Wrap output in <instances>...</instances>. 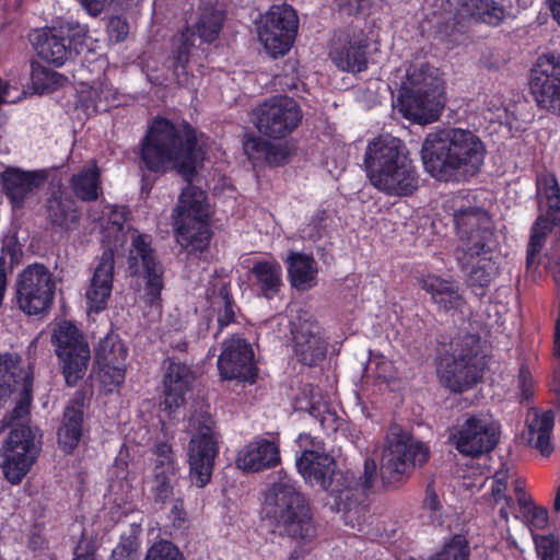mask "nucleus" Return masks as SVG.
<instances>
[{"instance_id": "3", "label": "nucleus", "mask_w": 560, "mask_h": 560, "mask_svg": "<svg viewBox=\"0 0 560 560\" xmlns=\"http://www.w3.org/2000/svg\"><path fill=\"white\" fill-rule=\"evenodd\" d=\"M487 145L467 128L447 127L427 135L421 156L431 177L444 183L468 182L480 174Z\"/></svg>"}, {"instance_id": "54", "label": "nucleus", "mask_w": 560, "mask_h": 560, "mask_svg": "<svg viewBox=\"0 0 560 560\" xmlns=\"http://www.w3.org/2000/svg\"><path fill=\"white\" fill-rule=\"evenodd\" d=\"M518 400L520 402H529L534 398L535 383L529 370L522 366L518 372Z\"/></svg>"}, {"instance_id": "9", "label": "nucleus", "mask_w": 560, "mask_h": 560, "mask_svg": "<svg viewBox=\"0 0 560 560\" xmlns=\"http://www.w3.org/2000/svg\"><path fill=\"white\" fill-rule=\"evenodd\" d=\"M430 458V448L408 434H398L388 441L380 467L384 489L395 490L401 487L412 475L416 467L423 466Z\"/></svg>"}, {"instance_id": "59", "label": "nucleus", "mask_w": 560, "mask_h": 560, "mask_svg": "<svg viewBox=\"0 0 560 560\" xmlns=\"http://www.w3.org/2000/svg\"><path fill=\"white\" fill-rule=\"evenodd\" d=\"M96 548L93 544L89 542L84 547L77 546L73 551L72 560H96Z\"/></svg>"}, {"instance_id": "50", "label": "nucleus", "mask_w": 560, "mask_h": 560, "mask_svg": "<svg viewBox=\"0 0 560 560\" xmlns=\"http://www.w3.org/2000/svg\"><path fill=\"white\" fill-rule=\"evenodd\" d=\"M167 518L171 522L172 527L175 529L188 528V513L185 509V502L183 498L178 497L173 501L167 514Z\"/></svg>"}, {"instance_id": "43", "label": "nucleus", "mask_w": 560, "mask_h": 560, "mask_svg": "<svg viewBox=\"0 0 560 560\" xmlns=\"http://www.w3.org/2000/svg\"><path fill=\"white\" fill-rule=\"evenodd\" d=\"M105 69L106 61L102 57L84 58L71 73L73 80L80 85L102 84L105 78Z\"/></svg>"}, {"instance_id": "5", "label": "nucleus", "mask_w": 560, "mask_h": 560, "mask_svg": "<svg viewBox=\"0 0 560 560\" xmlns=\"http://www.w3.org/2000/svg\"><path fill=\"white\" fill-rule=\"evenodd\" d=\"M265 511L267 517L292 539L307 540L315 535L308 500L282 470L278 481L265 493Z\"/></svg>"}, {"instance_id": "4", "label": "nucleus", "mask_w": 560, "mask_h": 560, "mask_svg": "<svg viewBox=\"0 0 560 560\" xmlns=\"http://www.w3.org/2000/svg\"><path fill=\"white\" fill-rule=\"evenodd\" d=\"M363 168L371 184L388 196H411L418 189L416 167L399 138L381 135L370 141Z\"/></svg>"}, {"instance_id": "52", "label": "nucleus", "mask_w": 560, "mask_h": 560, "mask_svg": "<svg viewBox=\"0 0 560 560\" xmlns=\"http://www.w3.org/2000/svg\"><path fill=\"white\" fill-rule=\"evenodd\" d=\"M536 549L540 560H560L559 542L553 536H542L536 540Z\"/></svg>"}, {"instance_id": "46", "label": "nucleus", "mask_w": 560, "mask_h": 560, "mask_svg": "<svg viewBox=\"0 0 560 560\" xmlns=\"http://www.w3.org/2000/svg\"><path fill=\"white\" fill-rule=\"evenodd\" d=\"M32 400L33 397L31 390L24 388L15 402L14 408L3 417V427L12 429L18 424H27L26 422L28 421L31 413Z\"/></svg>"}, {"instance_id": "45", "label": "nucleus", "mask_w": 560, "mask_h": 560, "mask_svg": "<svg viewBox=\"0 0 560 560\" xmlns=\"http://www.w3.org/2000/svg\"><path fill=\"white\" fill-rule=\"evenodd\" d=\"M308 413L319 422L322 430L327 435L336 433L343 424V419L331 410L326 402L312 404Z\"/></svg>"}, {"instance_id": "40", "label": "nucleus", "mask_w": 560, "mask_h": 560, "mask_svg": "<svg viewBox=\"0 0 560 560\" xmlns=\"http://www.w3.org/2000/svg\"><path fill=\"white\" fill-rule=\"evenodd\" d=\"M226 14L225 11L212 3L200 7L197 22L190 26L202 43H213L220 35Z\"/></svg>"}, {"instance_id": "38", "label": "nucleus", "mask_w": 560, "mask_h": 560, "mask_svg": "<svg viewBox=\"0 0 560 560\" xmlns=\"http://www.w3.org/2000/svg\"><path fill=\"white\" fill-rule=\"evenodd\" d=\"M555 427V413L552 410L536 411L534 418L527 424V444L545 456L549 457L553 452L551 433Z\"/></svg>"}, {"instance_id": "26", "label": "nucleus", "mask_w": 560, "mask_h": 560, "mask_svg": "<svg viewBox=\"0 0 560 560\" xmlns=\"http://www.w3.org/2000/svg\"><path fill=\"white\" fill-rule=\"evenodd\" d=\"M48 176L46 168L25 171L8 167L1 174L2 190L13 209H22L26 200L44 186Z\"/></svg>"}, {"instance_id": "55", "label": "nucleus", "mask_w": 560, "mask_h": 560, "mask_svg": "<svg viewBox=\"0 0 560 560\" xmlns=\"http://www.w3.org/2000/svg\"><path fill=\"white\" fill-rule=\"evenodd\" d=\"M221 295L223 305L218 311L219 332L235 322V303L232 296L228 292H221Z\"/></svg>"}, {"instance_id": "14", "label": "nucleus", "mask_w": 560, "mask_h": 560, "mask_svg": "<svg viewBox=\"0 0 560 560\" xmlns=\"http://www.w3.org/2000/svg\"><path fill=\"white\" fill-rule=\"evenodd\" d=\"M42 451L37 429L28 424L12 428L3 445V474L9 482L19 485L31 470Z\"/></svg>"}, {"instance_id": "57", "label": "nucleus", "mask_w": 560, "mask_h": 560, "mask_svg": "<svg viewBox=\"0 0 560 560\" xmlns=\"http://www.w3.org/2000/svg\"><path fill=\"white\" fill-rule=\"evenodd\" d=\"M339 10L349 15L361 12L368 4L369 0H334Z\"/></svg>"}, {"instance_id": "33", "label": "nucleus", "mask_w": 560, "mask_h": 560, "mask_svg": "<svg viewBox=\"0 0 560 560\" xmlns=\"http://www.w3.org/2000/svg\"><path fill=\"white\" fill-rule=\"evenodd\" d=\"M248 278L257 295L267 300H273L283 287L282 267L275 258L254 261Z\"/></svg>"}, {"instance_id": "58", "label": "nucleus", "mask_w": 560, "mask_h": 560, "mask_svg": "<svg viewBox=\"0 0 560 560\" xmlns=\"http://www.w3.org/2000/svg\"><path fill=\"white\" fill-rule=\"evenodd\" d=\"M423 506L429 509L430 511H439L441 509L439 495L434 489V486L431 483L427 486Z\"/></svg>"}, {"instance_id": "53", "label": "nucleus", "mask_w": 560, "mask_h": 560, "mask_svg": "<svg viewBox=\"0 0 560 560\" xmlns=\"http://www.w3.org/2000/svg\"><path fill=\"white\" fill-rule=\"evenodd\" d=\"M108 37L114 43L124 42L129 34V24L126 18L115 15L107 22Z\"/></svg>"}, {"instance_id": "22", "label": "nucleus", "mask_w": 560, "mask_h": 560, "mask_svg": "<svg viewBox=\"0 0 560 560\" xmlns=\"http://www.w3.org/2000/svg\"><path fill=\"white\" fill-rule=\"evenodd\" d=\"M418 283L430 295L439 313L452 316H465L470 313L464 290L454 279L429 273L418 279Z\"/></svg>"}, {"instance_id": "25", "label": "nucleus", "mask_w": 560, "mask_h": 560, "mask_svg": "<svg viewBox=\"0 0 560 560\" xmlns=\"http://www.w3.org/2000/svg\"><path fill=\"white\" fill-rule=\"evenodd\" d=\"M194 382L195 374L188 364L174 358H168L164 361L162 405L168 415L185 405L186 395L191 390Z\"/></svg>"}, {"instance_id": "17", "label": "nucleus", "mask_w": 560, "mask_h": 560, "mask_svg": "<svg viewBox=\"0 0 560 560\" xmlns=\"http://www.w3.org/2000/svg\"><path fill=\"white\" fill-rule=\"evenodd\" d=\"M529 92L539 108L560 115V55L537 58L530 69Z\"/></svg>"}, {"instance_id": "11", "label": "nucleus", "mask_w": 560, "mask_h": 560, "mask_svg": "<svg viewBox=\"0 0 560 560\" xmlns=\"http://www.w3.org/2000/svg\"><path fill=\"white\" fill-rule=\"evenodd\" d=\"M539 198V215L530 229L526 249V267L529 269L539 264L538 256L546 244L549 233L560 226V186L556 176H544L537 179Z\"/></svg>"}, {"instance_id": "18", "label": "nucleus", "mask_w": 560, "mask_h": 560, "mask_svg": "<svg viewBox=\"0 0 560 560\" xmlns=\"http://www.w3.org/2000/svg\"><path fill=\"white\" fill-rule=\"evenodd\" d=\"M218 358V371L226 381L254 384L258 377L255 353L252 345L241 336H233L222 342Z\"/></svg>"}, {"instance_id": "8", "label": "nucleus", "mask_w": 560, "mask_h": 560, "mask_svg": "<svg viewBox=\"0 0 560 560\" xmlns=\"http://www.w3.org/2000/svg\"><path fill=\"white\" fill-rule=\"evenodd\" d=\"M377 477V465L373 458L364 460L363 472L335 469L324 486L332 511L345 514L359 513L366 505Z\"/></svg>"}, {"instance_id": "37", "label": "nucleus", "mask_w": 560, "mask_h": 560, "mask_svg": "<svg viewBox=\"0 0 560 560\" xmlns=\"http://www.w3.org/2000/svg\"><path fill=\"white\" fill-rule=\"evenodd\" d=\"M69 188L78 201L94 202L103 195L101 170L95 161L84 165L69 178Z\"/></svg>"}, {"instance_id": "19", "label": "nucleus", "mask_w": 560, "mask_h": 560, "mask_svg": "<svg viewBox=\"0 0 560 560\" xmlns=\"http://www.w3.org/2000/svg\"><path fill=\"white\" fill-rule=\"evenodd\" d=\"M128 349L116 334H107L94 349L100 382L107 393L119 388L126 378Z\"/></svg>"}, {"instance_id": "41", "label": "nucleus", "mask_w": 560, "mask_h": 560, "mask_svg": "<svg viewBox=\"0 0 560 560\" xmlns=\"http://www.w3.org/2000/svg\"><path fill=\"white\" fill-rule=\"evenodd\" d=\"M515 493L522 520L532 528L545 529L549 521L548 510L535 504L520 485L515 486Z\"/></svg>"}, {"instance_id": "36", "label": "nucleus", "mask_w": 560, "mask_h": 560, "mask_svg": "<svg viewBox=\"0 0 560 560\" xmlns=\"http://www.w3.org/2000/svg\"><path fill=\"white\" fill-rule=\"evenodd\" d=\"M266 137L255 133H246L243 139V149L248 160L260 161L269 166L284 164L289 158L285 145L275 144Z\"/></svg>"}, {"instance_id": "30", "label": "nucleus", "mask_w": 560, "mask_h": 560, "mask_svg": "<svg viewBox=\"0 0 560 560\" xmlns=\"http://www.w3.org/2000/svg\"><path fill=\"white\" fill-rule=\"evenodd\" d=\"M236 467L244 472H262L281 464L280 445L273 440L256 436L236 454Z\"/></svg>"}, {"instance_id": "62", "label": "nucleus", "mask_w": 560, "mask_h": 560, "mask_svg": "<svg viewBox=\"0 0 560 560\" xmlns=\"http://www.w3.org/2000/svg\"><path fill=\"white\" fill-rule=\"evenodd\" d=\"M7 291V272L4 257H0V308L3 305V300Z\"/></svg>"}, {"instance_id": "21", "label": "nucleus", "mask_w": 560, "mask_h": 560, "mask_svg": "<svg viewBox=\"0 0 560 560\" xmlns=\"http://www.w3.org/2000/svg\"><path fill=\"white\" fill-rule=\"evenodd\" d=\"M219 455V442L211 429L195 434L188 444V465L191 485L207 487L212 479L215 458Z\"/></svg>"}, {"instance_id": "34", "label": "nucleus", "mask_w": 560, "mask_h": 560, "mask_svg": "<svg viewBox=\"0 0 560 560\" xmlns=\"http://www.w3.org/2000/svg\"><path fill=\"white\" fill-rule=\"evenodd\" d=\"M290 285L298 291H308L317 285L318 264L313 254L290 250L283 259Z\"/></svg>"}, {"instance_id": "27", "label": "nucleus", "mask_w": 560, "mask_h": 560, "mask_svg": "<svg viewBox=\"0 0 560 560\" xmlns=\"http://www.w3.org/2000/svg\"><path fill=\"white\" fill-rule=\"evenodd\" d=\"M370 38L362 30H352L339 38L330 50L336 67L346 72L359 73L368 69Z\"/></svg>"}, {"instance_id": "44", "label": "nucleus", "mask_w": 560, "mask_h": 560, "mask_svg": "<svg viewBox=\"0 0 560 560\" xmlns=\"http://www.w3.org/2000/svg\"><path fill=\"white\" fill-rule=\"evenodd\" d=\"M429 560H470V546L466 536L454 534L443 541L440 550Z\"/></svg>"}, {"instance_id": "20", "label": "nucleus", "mask_w": 560, "mask_h": 560, "mask_svg": "<svg viewBox=\"0 0 560 560\" xmlns=\"http://www.w3.org/2000/svg\"><path fill=\"white\" fill-rule=\"evenodd\" d=\"M152 238L148 234H137L131 241L129 265L137 264L138 258L143 266L144 294L143 300L150 307H162V290L164 289V268L154 255Z\"/></svg>"}, {"instance_id": "42", "label": "nucleus", "mask_w": 560, "mask_h": 560, "mask_svg": "<svg viewBox=\"0 0 560 560\" xmlns=\"http://www.w3.org/2000/svg\"><path fill=\"white\" fill-rule=\"evenodd\" d=\"M178 472V466L153 468V486L151 491L155 503L164 505L168 502L174 493Z\"/></svg>"}, {"instance_id": "31", "label": "nucleus", "mask_w": 560, "mask_h": 560, "mask_svg": "<svg viewBox=\"0 0 560 560\" xmlns=\"http://www.w3.org/2000/svg\"><path fill=\"white\" fill-rule=\"evenodd\" d=\"M454 21L497 27L505 20V8L495 0H447Z\"/></svg>"}, {"instance_id": "1", "label": "nucleus", "mask_w": 560, "mask_h": 560, "mask_svg": "<svg viewBox=\"0 0 560 560\" xmlns=\"http://www.w3.org/2000/svg\"><path fill=\"white\" fill-rule=\"evenodd\" d=\"M197 144L196 129L189 122L177 126L156 116L140 141L139 152L149 172L164 174L172 167L189 182L179 195L172 220L178 244L190 253L207 250L213 235L207 192L190 184L197 172Z\"/></svg>"}, {"instance_id": "6", "label": "nucleus", "mask_w": 560, "mask_h": 560, "mask_svg": "<svg viewBox=\"0 0 560 560\" xmlns=\"http://www.w3.org/2000/svg\"><path fill=\"white\" fill-rule=\"evenodd\" d=\"M399 112L409 120L430 124L439 119L444 106L443 86L428 65L407 70L398 96Z\"/></svg>"}, {"instance_id": "2", "label": "nucleus", "mask_w": 560, "mask_h": 560, "mask_svg": "<svg viewBox=\"0 0 560 560\" xmlns=\"http://www.w3.org/2000/svg\"><path fill=\"white\" fill-rule=\"evenodd\" d=\"M444 209L452 215L460 242L456 249L459 269L471 292L482 299L498 271L492 258L498 245L492 219L488 211L460 195L448 199Z\"/></svg>"}, {"instance_id": "48", "label": "nucleus", "mask_w": 560, "mask_h": 560, "mask_svg": "<svg viewBox=\"0 0 560 560\" xmlns=\"http://www.w3.org/2000/svg\"><path fill=\"white\" fill-rule=\"evenodd\" d=\"M144 560H185V557L175 544L162 539L148 549Z\"/></svg>"}, {"instance_id": "12", "label": "nucleus", "mask_w": 560, "mask_h": 560, "mask_svg": "<svg viewBox=\"0 0 560 560\" xmlns=\"http://www.w3.org/2000/svg\"><path fill=\"white\" fill-rule=\"evenodd\" d=\"M303 112L299 103L287 95L265 100L253 109V122L260 135L272 140L289 137L300 126Z\"/></svg>"}, {"instance_id": "29", "label": "nucleus", "mask_w": 560, "mask_h": 560, "mask_svg": "<svg viewBox=\"0 0 560 560\" xmlns=\"http://www.w3.org/2000/svg\"><path fill=\"white\" fill-rule=\"evenodd\" d=\"M47 223L56 231L70 232L79 228L82 210L62 185L52 189L44 203Z\"/></svg>"}, {"instance_id": "7", "label": "nucleus", "mask_w": 560, "mask_h": 560, "mask_svg": "<svg viewBox=\"0 0 560 560\" xmlns=\"http://www.w3.org/2000/svg\"><path fill=\"white\" fill-rule=\"evenodd\" d=\"M486 357L479 334H465L452 354L443 358L438 369L440 381L452 393L462 394L472 388L483 376Z\"/></svg>"}, {"instance_id": "61", "label": "nucleus", "mask_w": 560, "mask_h": 560, "mask_svg": "<svg viewBox=\"0 0 560 560\" xmlns=\"http://www.w3.org/2000/svg\"><path fill=\"white\" fill-rule=\"evenodd\" d=\"M506 480L504 478H499L498 475H495L491 487V493L494 500L498 501L504 497L503 494L506 490Z\"/></svg>"}, {"instance_id": "32", "label": "nucleus", "mask_w": 560, "mask_h": 560, "mask_svg": "<svg viewBox=\"0 0 560 560\" xmlns=\"http://www.w3.org/2000/svg\"><path fill=\"white\" fill-rule=\"evenodd\" d=\"M85 407L86 394L77 390L63 410L57 436L58 444L66 454H72L82 439Z\"/></svg>"}, {"instance_id": "39", "label": "nucleus", "mask_w": 560, "mask_h": 560, "mask_svg": "<svg viewBox=\"0 0 560 560\" xmlns=\"http://www.w3.org/2000/svg\"><path fill=\"white\" fill-rule=\"evenodd\" d=\"M194 47L195 32L189 25L185 26L184 30L175 34L171 39V51L166 62L178 81H180V77H187L188 74L187 68Z\"/></svg>"}, {"instance_id": "60", "label": "nucleus", "mask_w": 560, "mask_h": 560, "mask_svg": "<svg viewBox=\"0 0 560 560\" xmlns=\"http://www.w3.org/2000/svg\"><path fill=\"white\" fill-rule=\"evenodd\" d=\"M3 254L10 257L11 264H18L22 257V249L16 240H9L3 247Z\"/></svg>"}, {"instance_id": "56", "label": "nucleus", "mask_w": 560, "mask_h": 560, "mask_svg": "<svg viewBox=\"0 0 560 560\" xmlns=\"http://www.w3.org/2000/svg\"><path fill=\"white\" fill-rule=\"evenodd\" d=\"M59 74L57 72L46 69L44 67H33V83L36 86V89H40L42 91L50 89L51 85L56 83V77Z\"/></svg>"}, {"instance_id": "49", "label": "nucleus", "mask_w": 560, "mask_h": 560, "mask_svg": "<svg viewBox=\"0 0 560 560\" xmlns=\"http://www.w3.org/2000/svg\"><path fill=\"white\" fill-rule=\"evenodd\" d=\"M138 547L137 537L121 536L118 545L113 549L109 560H136Z\"/></svg>"}, {"instance_id": "10", "label": "nucleus", "mask_w": 560, "mask_h": 560, "mask_svg": "<svg viewBox=\"0 0 560 560\" xmlns=\"http://www.w3.org/2000/svg\"><path fill=\"white\" fill-rule=\"evenodd\" d=\"M51 345L66 385L74 387L84 377L91 360L84 334L72 322L63 320L54 328Z\"/></svg>"}, {"instance_id": "35", "label": "nucleus", "mask_w": 560, "mask_h": 560, "mask_svg": "<svg viewBox=\"0 0 560 560\" xmlns=\"http://www.w3.org/2000/svg\"><path fill=\"white\" fill-rule=\"evenodd\" d=\"M296 468L306 483L324 488L330 471L336 469V462L327 454L314 450H304L296 457Z\"/></svg>"}, {"instance_id": "63", "label": "nucleus", "mask_w": 560, "mask_h": 560, "mask_svg": "<svg viewBox=\"0 0 560 560\" xmlns=\"http://www.w3.org/2000/svg\"><path fill=\"white\" fill-rule=\"evenodd\" d=\"M81 4L93 15L102 12L105 0H79Z\"/></svg>"}, {"instance_id": "64", "label": "nucleus", "mask_w": 560, "mask_h": 560, "mask_svg": "<svg viewBox=\"0 0 560 560\" xmlns=\"http://www.w3.org/2000/svg\"><path fill=\"white\" fill-rule=\"evenodd\" d=\"M552 354L555 358H560V318H556L555 322Z\"/></svg>"}, {"instance_id": "16", "label": "nucleus", "mask_w": 560, "mask_h": 560, "mask_svg": "<svg viewBox=\"0 0 560 560\" xmlns=\"http://www.w3.org/2000/svg\"><path fill=\"white\" fill-rule=\"evenodd\" d=\"M298 30L299 16L292 5H271L261 25L258 26V38L266 51L272 58H278L289 52L295 42Z\"/></svg>"}, {"instance_id": "28", "label": "nucleus", "mask_w": 560, "mask_h": 560, "mask_svg": "<svg viewBox=\"0 0 560 560\" xmlns=\"http://www.w3.org/2000/svg\"><path fill=\"white\" fill-rule=\"evenodd\" d=\"M115 271V258L112 249H105L94 268L85 290L89 313L100 314L105 311L112 296Z\"/></svg>"}, {"instance_id": "47", "label": "nucleus", "mask_w": 560, "mask_h": 560, "mask_svg": "<svg viewBox=\"0 0 560 560\" xmlns=\"http://www.w3.org/2000/svg\"><path fill=\"white\" fill-rule=\"evenodd\" d=\"M101 84L82 85L78 94L77 106L81 108L88 116L95 115L101 110Z\"/></svg>"}, {"instance_id": "23", "label": "nucleus", "mask_w": 560, "mask_h": 560, "mask_svg": "<svg viewBox=\"0 0 560 560\" xmlns=\"http://www.w3.org/2000/svg\"><path fill=\"white\" fill-rule=\"evenodd\" d=\"M293 350L298 361L313 366L326 357L327 345L320 336L318 323L306 312L291 323Z\"/></svg>"}, {"instance_id": "13", "label": "nucleus", "mask_w": 560, "mask_h": 560, "mask_svg": "<svg viewBox=\"0 0 560 560\" xmlns=\"http://www.w3.org/2000/svg\"><path fill=\"white\" fill-rule=\"evenodd\" d=\"M85 38V27L68 22L59 27L43 28L31 40L42 60L59 68L79 54Z\"/></svg>"}, {"instance_id": "24", "label": "nucleus", "mask_w": 560, "mask_h": 560, "mask_svg": "<svg viewBox=\"0 0 560 560\" xmlns=\"http://www.w3.org/2000/svg\"><path fill=\"white\" fill-rule=\"evenodd\" d=\"M450 441L460 454L477 457L491 452L499 442V435L490 424L470 416L451 434Z\"/></svg>"}, {"instance_id": "15", "label": "nucleus", "mask_w": 560, "mask_h": 560, "mask_svg": "<svg viewBox=\"0 0 560 560\" xmlns=\"http://www.w3.org/2000/svg\"><path fill=\"white\" fill-rule=\"evenodd\" d=\"M16 302L26 315H43L50 310L55 296L52 275L42 264L25 268L18 277Z\"/></svg>"}, {"instance_id": "51", "label": "nucleus", "mask_w": 560, "mask_h": 560, "mask_svg": "<svg viewBox=\"0 0 560 560\" xmlns=\"http://www.w3.org/2000/svg\"><path fill=\"white\" fill-rule=\"evenodd\" d=\"M153 454L155 456L154 468H171V466H178L173 447L168 442H158L154 445Z\"/></svg>"}]
</instances>
